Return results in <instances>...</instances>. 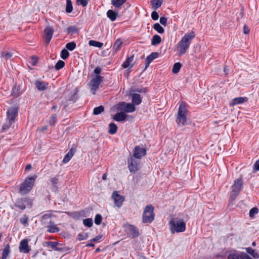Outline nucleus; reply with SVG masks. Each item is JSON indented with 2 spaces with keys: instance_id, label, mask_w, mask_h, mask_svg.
<instances>
[{
  "instance_id": "nucleus-1",
  "label": "nucleus",
  "mask_w": 259,
  "mask_h": 259,
  "mask_svg": "<svg viewBox=\"0 0 259 259\" xmlns=\"http://www.w3.org/2000/svg\"><path fill=\"white\" fill-rule=\"evenodd\" d=\"M195 36L194 33L193 32L184 35L176 47L179 56L183 55L187 52L192 40L194 38Z\"/></svg>"
},
{
  "instance_id": "nucleus-2",
  "label": "nucleus",
  "mask_w": 259,
  "mask_h": 259,
  "mask_svg": "<svg viewBox=\"0 0 259 259\" xmlns=\"http://www.w3.org/2000/svg\"><path fill=\"white\" fill-rule=\"evenodd\" d=\"M169 229L172 234L183 232L186 230V223L183 219L172 218L169 222Z\"/></svg>"
},
{
  "instance_id": "nucleus-3",
  "label": "nucleus",
  "mask_w": 259,
  "mask_h": 259,
  "mask_svg": "<svg viewBox=\"0 0 259 259\" xmlns=\"http://www.w3.org/2000/svg\"><path fill=\"white\" fill-rule=\"evenodd\" d=\"M36 178L37 176L34 175L25 179L19 188V192L22 195L27 194L32 190Z\"/></svg>"
},
{
  "instance_id": "nucleus-4",
  "label": "nucleus",
  "mask_w": 259,
  "mask_h": 259,
  "mask_svg": "<svg viewBox=\"0 0 259 259\" xmlns=\"http://www.w3.org/2000/svg\"><path fill=\"white\" fill-rule=\"evenodd\" d=\"M154 207L151 205H147L145 207L143 215L142 220L144 223H150L154 219Z\"/></svg>"
},
{
  "instance_id": "nucleus-5",
  "label": "nucleus",
  "mask_w": 259,
  "mask_h": 259,
  "mask_svg": "<svg viewBox=\"0 0 259 259\" xmlns=\"http://www.w3.org/2000/svg\"><path fill=\"white\" fill-rule=\"evenodd\" d=\"M187 110L184 105L181 104L177 116L176 122L179 125H184L187 121Z\"/></svg>"
},
{
  "instance_id": "nucleus-6",
  "label": "nucleus",
  "mask_w": 259,
  "mask_h": 259,
  "mask_svg": "<svg viewBox=\"0 0 259 259\" xmlns=\"http://www.w3.org/2000/svg\"><path fill=\"white\" fill-rule=\"evenodd\" d=\"M242 188V180L241 179H237L234 182L233 185L231 187V192L230 194V198L232 199H234L238 195L240 191Z\"/></svg>"
},
{
  "instance_id": "nucleus-7",
  "label": "nucleus",
  "mask_w": 259,
  "mask_h": 259,
  "mask_svg": "<svg viewBox=\"0 0 259 259\" xmlns=\"http://www.w3.org/2000/svg\"><path fill=\"white\" fill-rule=\"evenodd\" d=\"M117 110L123 112L125 113H131L135 111L136 108L132 103H126L125 102H120L117 105Z\"/></svg>"
},
{
  "instance_id": "nucleus-8",
  "label": "nucleus",
  "mask_w": 259,
  "mask_h": 259,
  "mask_svg": "<svg viewBox=\"0 0 259 259\" xmlns=\"http://www.w3.org/2000/svg\"><path fill=\"white\" fill-rule=\"evenodd\" d=\"M103 77L100 75H96L93 77L89 83V87L91 89V92L95 94L96 92L99 89V86L102 81Z\"/></svg>"
},
{
  "instance_id": "nucleus-9",
  "label": "nucleus",
  "mask_w": 259,
  "mask_h": 259,
  "mask_svg": "<svg viewBox=\"0 0 259 259\" xmlns=\"http://www.w3.org/2000/svg\"><path fill=\"white\" fill-rule=\"evenodd\" d=\"M18 110L19 107L17 106H14L8 108L7 112V119L11 122H15Z\"/></svg>"
},
{
  "instance_id": "nucleus-10",
  "label": "nucleus",
  "mask_w": 259,
  "mask_h": 259,
  "mask_svg": "<svg viewBox=\"0 0 259 259\" xmlns=\"http://www.w3.org/2000/svg\"><path fill=\"white\" fill-rule=\"evenodd\" d=\"M248 255L244 252H239L235 250L228 252L227 259H247Z\"/></svg>"
},
{
  "instance_id": "nucleus-11",
  "label": "nucleus",
  "mask_w": 259,
  "mask_h": 259,
  "mask_svg": "<svg viewBox=\"0 0 259 259\" xmlns=\"http://www.w3.org/2000/svg\"><path fill=\"white\" fill-rule=\"evenodd\" d=\"M123 228L125 231L129 233L133 238L138 237L140 234L137 227L133 225L126 223L124 224Z\"/></svg>"
},
{
  "instance_id": "nucleus-12",
  "label": "nucleus",
  "mask_w": 259,
  "mask_h": 259,
  "mask_svg": "<svg viewBox=\"0 0 259 259\" xmlns=\"http://www.w3.org/2000/svg\"><path fill=\"white\" fill-rule=\"evenodd\" d=\"M127 165L131 172L135 173L139 170V162L132 156L127 159Z\"/></svg>"
},
{
  "instance_id": "nucleus-13",
  "label": "nucleus",
  "mask_w": 259,
  "mask_h": 259,
  "mask_svg": "<svg viewBox=\"0 0 259 259\" xmlns=\"http://www.w3.org/2000/svg\"><path fill=\"white\" fill-rule=\"evenodd\" d=\"M112 197L114 200L115 205L118 208L122 206V203L125 199L124 197L119 195L117 191H114L113 192Z\"/></svg>"
},
{
  "instance_id": "nucleus-14",
  "label": "nucleus",
  "mask_w": 259,
  "mask_h": 259,
  "mask_svg": "<svg viewBox=\"0 0 259 259\" xmlns=\"http://www.w3.org/2000/svg\"><path fill=\"white\" fill-rule=\"evenodd\" d=\"M146 150L145 148L137 146L134 148L133 156L137 159H141L146 155Z\"/></svg>"
},
{
  "instance_id": "nucleus-15",
  "label": "nucleus",
  "mask_w": 259,
  "mask_h": 259,
  "mask_svg": "<svg viewBox=\"0 0 259 259\" xmlns=\"http://www.w3.org/2000/svg\"><path fill=\"white\" fill-rule=\"evenodd\" d=\"M53 34V29L51 27H47L44 30V39L47 44L50 42Z\"/></svg>"
},
{
  "instance_id": "nucleus-16",
  "label": "nucleus",
  "mask_w": 259,
  "mask_h": 259,
  "mask_svg": "<svg viewBox=\"0 0 259 259\" xmlns=\"http://www.w3.org/2000/svg\"><path fill=\"white\" fill-rule=\"evenodd\" d=\"M26 201H29L30 206L32 205V201L29 198H25L21 199L19 200L16 203L15 205L17 207L19 208V209H20L21 210H24L26 208L24 202H26Z\"/></svg>"
},
{
  "instance_id": "nucleus-17",
  "label": "nucleus",
  "mask_w": 259,
  "mask_h": 259,
  "mask_svg": "<svg viewBox=\"0 0 259 259\" xmlns=\"http://www.w3.org/2000/svg\"><path fill=\"white\" fill-rule=\"evenodd\" d=\"M20 252L24 253H28L30 249L29 248L28 241L27 239H23L21 242L19 247Z\"/></svg>"
},
{
  "instance_id": "nucleus-18",
  "label": "nucleus",
  "mask_w": 259,
  "mask_h": 259,
  "mask_svg": "<svg viewBox=\"0 0 259 259\" xmlns=\"http://www.w3.org/2000/svg\"><path fill=\"white\" fill-rule=\"evenodd\" d=\"M247 98L246 97H238L232 100V101L230 102V106H234L237 104H241L247 101Z\"/></svg>"
},
{
  "instance_id": "nucleus-19",
  "label": "nucleus",
  "mask_w": 259,
  "mask_h": 259,
  "mask_svg": "<svg viewBox=\"0 0 259 259\" xmlns=\"http://www.w3.org/2000/svg\"><path fill=\"white\" fill-rule=\"evenodd\" d=\"M127 117V115L123 112L120 111L119 113L115 114L113 119L116 121H125Z\"/></svg>"
},
{
  "instance_id": "nucleus-20",
  "label": "nucleus",
  "mask_w": 259,
  "mask_h": 259,
  "mask_svg": "<svg viewBox=\"0 0 259 259\" xmlns=\"http://www.w3.org/2000/svg\"><path fill=\"white\" fill-rule=\"evenodd\" d=\"M35 85L39 91H44L48 89L49 83L47 82L37 80L35 81Z\"/></svg>"
},
{
  "instance_id": "nucleus-21",
  "label": "nucleus",
  "mask_w": 259,
  "mask_h": 259,
  "mask_svg": "<svg viewBox=\"0 0 259 259\" xmlns=\"http://www.w3.org/2000/svg\"><path fill=\"white\" fill-rule=\"evenodd\" d=\"M158 56V53L157 52L152 53L148 56L146 59V68L148 67L150 63Z\"/></svg>"
},
{
  "instance_id": "nucleus-22",
  "label": "nucleus",
  "mask_w": 259,
  "mask_h": 259,
  "mask_svg": "<svg viewBox=\"0 0 259 259\" xmlns=\"http://www.w3.org/2000/svg\"><path fill=\"white\" fill-rule=\"evenodd\" d=\"M132 102L134 105H139L142 102V98L140 95L137 93L132 95Z\"/></svg>"
},
{
  "instance_id": "nucleus-23",
  "label": "nucleus",
  "mask_w": 259,
  "mask_h": 259,
  "mask_svg": "<svg viewBox=\"0 0 259 259\" xmlns=\"http://www.w3.org/2000/svg\"><path fill=\"white\" fill-rule=\"evenodd\" d=\"M118 14L117 12H114L111 10H108L107 12V16L111 21H114L116 20Z\"/></svg>"
},
{
  "instance_id": "nucleus-24",
  "label": "nucleus",
  "mask_w": 259,
  "mask_h": 259,
  "mask_svg": "<svg viewBox=\"0 0 259 259\" xmlns=\"http://www.w3.org/2000/svg\"><path fill=\"white\" fill-rule=\"evenodd\" d=\"M246 251L251 255L254 258L257 259L259 258V254L255 251L254 249L251 247H246L245 248Z\"/></svg>"
},
{
  "instance_id": "nucleus-25",
  "label": "nucleus",
  "mask_w": 259,
  "mask_h": 259,
  "mask_svg": "<svg viewBox=\"0 0 259 259\" xmlns=\"http://www.w3.org/2000/svg\"><path fill=\"white\" fill-rule=\"evenodd\" d=\"M122 43V41L121 39H117L115 41L113 46V50L114 51L115 53L121 49Z\"/></svg>"
},
{
  "instance_id": "nucleus-26",
  "label": "nucleus",
  "mask_w": 259,
  "mask_h": 259,
  "mask_svg": "<svg viewBox=\"0 0 259 259\" xmlns=\"http://www.w3.org/2000/svg\"><path fill=\"white\" fill-rule=\"evenodd\" d=\"M150 2L152 8L155 10L161 6L162 0H151Z\"/></svg>"
},
{
  "instance_id": "nucleus-27",
  "label": "nucleus",
  "mask_w": 259,
  "mask_h": 259,
  "mask_svg": "<svg viewBox=\"0 0 259 259\" xmlns=\"http://www.w3.org/2000/svg\"><path fill=\"white\" fill-rule=\"evenodd\" d=\"M161 41V38L160 36L157 34H155L152 37L151 39V44L153 46H156L158 44H160Z\"/></svg>"
},
{
  "instance_id": "nucleus-28",
  "label": "nucleus",
  "mask_w": 259,
  "mask_h": 259,
  "mask_svg": "<svg viewBox=\"0 0 259 259\" xmlns=\"http://www.w3.org/2000/svg\"><path fill=\"white\" fill-rule=\"evenodd\" d=\"M134 58V56L132 55L131 57L127 58L126 60L123 62V63L122 65V66L124 68H126L128 67L131 63L133 62Z\"/></svg>"
},
{
  "instance_id": "nucleus-29",
  "label": "nucleus",
  "mask_w": 259,
  "mask_h": 259,
  "mask_svg": "<svg viewBox=\"0 0 259 259\" xmlns=\"http://www.w3.org/2000/svg\"><path fill=\"white\" fill-rule=\"evenodd\" d=\"M109 130L108 133L111 135L115 134L117 131V125L113 122L110 123L109 125Z\"/></svg>"
},
{
  "instance_id": "nucleus-30",
  "label": "nucleus",
  "mask_w": 259,
  "mask_h": 259,
  "mask_svg": "<svg viewBox=\"0 0 259 259\" xmlns=\"http://www.w3.org/2000/svg\"><path fill=\"white\" fill-rule=\"evenodd\" d=\"M126 1V0H112L111 3L115 8H119L125 3Z\"/></svg>"
},
{
  "instance_id": "nucleus-31",
  "label": "nucleus",
  "mask_w": 259,
  "mask_h": 259,
  "mask_svg": "<svg viewBox=\"0 0 259 259\" xmlns=\"http://www.w3.org/2000/svg\"><path fill=\"white\" fill-rule=\"evenodd\" d=\"M47 231L50 233H56L59 231V228L55 225H50L48 226Z\"/></svg>"
},
{
  "instance_id": "nucleus-32",
  "label": "nucleus",
  "mask_w": 259,
  "mask_h": 259,
  "mask_svg": "<svg viewBox=\"0 0 259 259\" xmlns=\"http://www.w3.org/2000/svg\"><path fill=\"white\" fill-rule=\"evenodd\" d=\"M10 246L8 244L7 246L5 247V248L3 250V253H2V259H7V256H8L9 253H10Z\"/></svg>"
},
{
  "instance_id": "nucleus-33",
  "label": "nucleus",
  "mask_w": 259,
  "mask_h": 259,
  "mask_svg": "<svg viewBox=\"0 0 259 259\" xmlns=\"http://www.w3.org/2000/svg\"><path fill=\"white\" fill-rule=\"evenodd\" d=\"M153 28L159 33H163L164 31L163 28L158 23L154 24Z\"/></svg>"
},
{
  "instance_id": "nucleus-34",
  "label": "nucleus",
  "mask_w": 259,
  "mask_h": 259,
  "mask_svg": "<svg viewBox=\"0 0 259 259\" xmlns=\"http://www.w3.org/2000/svg\"><path fill=\"white\" fill-rule=\"evenodd\" d=\"M14 123V122H11V121L7 120L6 118V122L4 123L2 127V131L8 130Z\"/></svg>"
},
{
  "instance_id": "nucleus-35",
  "label": "nucleus",
  "mask_w": 259,
  "mask_h": 259,
  "mask_svg": "<svg viewBox=\"0 0 259 259\" xmlns=\"http://www.w3.org/2000/svg\"><path fill=\"white\" fill-rule=\"evenodd\" d=\"M89 44L91 46H94L97 48H101L103 45V44L102 42L93 40H90L89 42Z\"/></svg>"
},
{
  "instance_id": "nucleus-36",
  "label": "nucleus",
  "mask_w": 259,
  "mask_h": 259,
  "mask_svg": "<svg viewBox=\"0 0 259 259\" xmlns=\"http://www.w3.org/2000/svg\"><path fill=\"white\" fill-rule=\"evenodd\" d=\"M53 211V210L50 211L48 212L47 213H46L42 215V219H41V222L42 223L45 224L46 223V222H45L46 220H47L49 219H50L52 217V212Z\"/></svg>"
},
{
  "instance_id": "nucleus-37",
  "label": "nucleus",
  "mask_w": 259,
  "mask_h": 259,
  "mask_svg": "<svg viewBox=\"0 0 259 259\" xmlns=\"http://www.w3.org/2000/svg\"><path fill=\"white\" fill-rule=\"evenodd\" d=\"M181 66V64L179 62L175 63L172 69V72L175 74L178 73L179 72Z\"/></svg>"
},
{
  "instance_id": "nucleus-38",
  "label": "nucleus",
  "mask_w": 259,
  "mask_h": 259,
  "mask_svg": "<svg viewBox=\"0 0 259 259\" xmlns=\"http://www.w3.org/2000/svg\"><path fill=\"white\" fill-rule=\"evenodd\" d=\"M73 153L71 151H70L67 154H66V155L64 156L63 162L64 163H67L72 158L73 156Z\"/></svg>"
},
{
  "instance_id": "nucleus-39",
  "label": "nucleus",
  "mask_w": 259,
  "mask_h": 259,
  "mask_svg": "<svg viewBox=\"0 0 259 259\" xmlns=\"http://www.w3.org/2000/svg\"><path fill=\"white\" fill-rule=\"evenodd\" d=\"M104 110V107L103 106H100L94 109L93 113L94 115H98L102 113Z\"/></svg>"
},
{
  "instance_id": "nucleus-40",
  "label": "nucleus",
  "mask_w": 259,
  "mask_h": 259,
  "mask_svg": "<svg viewBox=\"0 0 259 259\" xmlns=\"http://www.w3.org/2000/svg\"><path fill=\"white\" fill-rule=\"evenodd\" d=\"M66 7V12L67 13H71L72 11V4L71 0H67Z\"/></svg>"
},
{
  "instance_id": "nucleus-41",
  "label": "nucleus",
  "mask_w": 259,
  "mask_h": 259,
  "mask_svg": "<svg viewBox=\"0 0 259 259\" xmlns=\"http://www.w3.org/2000/svg\"><path fill=\"white\" fill-rule=\"evenodd\" d=\"M83 225L88 227H91L93 226V220L91 218H88L83 220Z\"/></svg>"
},
{
  "instance_id": "nucleus-42",
  "label": "nucleus",
  "mask_w": 259,
  "mask_h": 259,
  "mask_svg": "<svg viewBox=\"0 0 259 259\" xmlns=\"http://www.w3.org/2000/svg\"><path fill=\"white\" fill-rule=\"evenodd\" d=\"M76 47V44L74 42H70L67 43L66 45V48L67 50L72 51L75 49Z\"/></svg>"
},
{
  "instance_id": "nucleus-43",
  "label": "nucleus",
  "mask_w": 259,
  "mask_h": 259,
  "mask_svg": "<svg viewBox=\"0 0 259 259\" xmlns=\"http://www.w3.org/2000/svg\"><path fill=\"white\" fill-rule=\"evenodd\" d=\"M65 66V63L62 60H59L55 65V69L57 70L62 68Z\"/></svg>"
},
{
  "instance_id": "nucleus-44",
  "label": "nucleus",
  "mask_w": 259,
  "mask_h": 259,
  "mask_svg": "<svg viewBox=\"0 0 259 259\" xmlns=\"http://www.w3.org/2000/svg\"><path fill=\"white\" fill-rule=\"evenodd\" d=\"M258 212V209L256 207L251 208L249 211V217L253 218L254 216Z\"/></svg>"
},
{
  "instance_id": "nucleus-45",
  "label": "nucleus",
  "mask_w": 259,
  "mask_h": 259,
  "mask_svg": "<svg viewBox=\"0 0 259 259\" xmlns=\"http://www.w3.org/2000/svg\"><path fill=\"white\" fill-rule=\"evenodd\" d=\"M69 55V52L66 49H63L61 51V57L62 59L65 60L66 59Z\"/></svg>"
},
{
  "instance_id": "nucleus-46",
  "label": "nucleus",
  "mask_w": 259,
  "mask_h": 259,
  "mask_svg": "<svg viewBox=\"0 0 259 259\" xmlns=\"http://www.w3.org/2000/svg\"><path fill=\"white\" fill-rule=\"evenodd\" d=\"M88 238V233H80L78 235L77 239L79 241H81L83 240H86Z\"/></svg>"
},
{
  "instance_id": "nucleus-47",
  "label": "nucleus",
  "mask_w": 259,
  "mask_h": 259,
  "mask_svg": "<svg viewBox=\"0 0 259 259\" xmlns=\"http://www.w3.org/2000/svg\"><path fill=\"white\" fill-rule=\"evenodd\" d=\"M102 220V215L100 214H97L95 216V223L96 225H100L101 223Z\"/></svg>"
},
{
  "instance_id": "nucleus-48",
  "label": "nucleus",
  "mask_w": 259,
  "mask_h": 259,
  "mask_svg": "<svg viewBox=\"0 0 259 259\" xmlns=\"http://www.w3.org/2000/svg\"><path fill=\"white\" fill-rule=\"evenodd\" d=\"M1 56L6 60H8L12 57V54L7 52H4L2 53Z\"/></svg>"
},
{
  "instance_id": "nucleus-49",
  "label": "nucleus",
  "mask_w": 259,
  "mask_h": 259,
  "mask_svg": "<svg viewBox=\"0 0 259 259\" xmlns=\"http://www.w3.org/2000/svg\"><path fill=\"white\" fill-rule=\"evenodd\" d=\"M90 0H76V3L78 5H81L82 7H85Z\"/></svg>"
},
{
  "instance_id": "nucleus-50",
  "label": "nucleus",
  "mask_w": 259,
  "mask_h": 259,
  "mask_svg": "<svg viewBox=\"0 0 259 259\" xmlns=\"http://www.w3.org/2000/svg\"><path fill=\"white\" fill-rule=\"evenodd\" d=\"M28 217L26 215H24L20 219V223L24 225H26V224H27L28 223Z\"/></svg>"
},
{
  "instance_id": "nucleus-51",
  "label": "nucleus",
  "mask_w": 259,
  "mask_h": 259,
  "mask_svg": "<svg viewBox=\"0 0 259 259\" xmlns=\"http://www.w3.org/2000/svg\"><path fill=\"white\" fill-rule=\"evenodd\" d=\"M48 246L51 247L52 249H55L58 245V243L54 241H49L47 242Z\"/></svg>"
},
{
  "instance_id": "nucleus-52",
  "label": "nucleus",
  "mask_w": 259,
  "mask_h": 259,
  "mask_svg": "<svg viewBox=\"0 0 259 259\" xmlns=\"http://www.w3.org/2000/svg\"><path fill=\"white\" fill-rule=\"evenodd\" d=\"M56 115L54 114L52 115L51 119L49 121V123L51 125H54L57 121Z\"/></svg>"
},
{
  "instance_id": "nucleus-53",
  "label": "nucleus",
  "mask_w": 259,
  "mask_h": 259,
  "mask_svg": "<svg viewBox=\"0 0 259 259\" xmlns=\"http://www.w3.org/2000/svg\"><path fill=\"white\" fill-rule=\"evenodd\" d=\"M167 19L166 17H161L160 18V20H159V22L162 25H163L164 26H166V25H167Z\"/></svg>"
},
{
  "instance_id": "nucleus-54",
  "label": "nucleus",
  "mask_w": 259,
  "mask_h": 259,
  "mask_svg": "<svg viewBox=\"0 0 259 259\" xmlns=\"http://www.w3.org/2000/svg\"><path fill=\"white\" fill-rule=\"evenodd\" d=\"M151 18L153 20H157L159 18L158 14L156 11H153L151 14Z\"/></svg>"
},
{
  "instance_id": "nucleus-55",
  "label": "nucleus",
  "mask_w": 259,
  "mask_h": 259,
  "mask_svg": "<svg viewBox=\"0 0 259 259\" xmlns=\"http://www.w3.org/2000/svg\"><path fill=\"white\" fill-rule=\"evenodd\" d=\"M67 31L69 33H74L77 32V29L75 27L71 26L67 28Z\"/></svg>"
},
{
  "instance_id": "nucleus-56",
  "label": "nucleus",
  "mask_w": 259,
  "mask_h": 259,
  "mask_svg": "<svg viewBox=\"0 0 259 259\" xmlns=\"http://www.w3.org/2000/svg\"><path fill=\"white\" fill-rule=\"evenodd\" d=\"M51 182L52 185L54 187H55L58 184V179L57 178H56V177L52 178L51 179Z\"/></svg>"
},
{
  "instance_id": "nucleus-57",
  "label": "nucleus",
  "mask_w": 259,
  "mask_h": 259,
  "mask_svg": "<svg viewBox=\"0 0 259 259\" xmlns=\"http://www.w3.org/2000/svg\"><path fill=\"white\" fill-rule=\"evenodd\" d=\"M102 238V235H98L96 237L92 239L91 242H97Z\"/></svg>"
},
{
  "instance_id": "nucleus-58",
  "label": "nucleus",
  "mask_w": 259,
  "mask_h": 259,
  "mask_svg": "<svg viewBox=\"0 0 259 259\" xmlns=\"http://www.w3.org/2000/svg\"><path fill=\"white\" fill-rule=\"evenodd\" d=\"M101 68L100 67H96L94 71V72L96 74V75H100L99 74L101 73Z\"/></svg>"
},
{
  "instance_id": "nucleus-59",
  "label": "nucleus",
  "mask_w": 259,
  "mask_h": 259,
  "mask_svg": "<svg viewBox=\"0 0 259 259\" xmlns=\"http://www.w3.org/2000/svg\"><path fill=\"white\" fill-rule=\"evenodd\" d=\"M249 29L248 28V27L246 25H244L243 26V33L244 34H248L249 33Z\"/></svg>"
},
{
  "instance_id": "nucleus-60",
  "label": "nucleus",
  "mask_w": 259,
  "mask_h": 259,
  "mask_svg": "<svg viewBox=\"0 0 259 259\" xmlns=\"http://www.w3.org/2000/svg\"><path fill=\"white\" fill-rule=\"evenodd\" d=\"M31 60L32 61V65L33 66H35L36 65V64L37 63V59L36 57L35 56H32L31 57Z\"/></svg>"
},
{
  "instance_id": "nucleus-61",
  "label": "nucleus",
  "mask_w": 259,
  "mask_h": 259,
  "mask_svg": "<svg viewBox=\"0 0 259 259\" xmlns=\"http://www.w3.org/2000/svg\"><path fill=\"white\" fill-rule=\"evenodd\" d=\"M254 168L256 170H259V160H257L254 163Z\"/></svg>"
},
{
  "instance_id": "nucleus-62",
  "label": "nucleus",
  "mask_w": 259,
  "mask_h": 259,
  "mask_svg": "<svg viewBox=\"0 0 259 259\" xmlns=\"http://www.w3.org/2000/svg\"><path fill=\"white\" fill-rule=\"evenodd\" d=\"M31 167H32L31 165L30 164H28L26 166L25 170H29L31 168Z\"/></svg>"
},
{
  "instance_id": "nucleus-63",
  "label": "nucleus",
  "mask_w": 259,
  "mask_h": 259,
  "mask_svg": "<svg viewBox=\"0 0 259 259\" xmlns=\"http://www.w3.org/2000/svg\"><path fill=\"white\" fill-rule=\"evenodd\" d=\"M92 242H91V243H89L87 244L86 246H87V247H88V246L94 247L95 244H94V243H93Z\"/></svg>"
},
{
  "instance_id": "nucleus-64",
  "label": "nucleus",
  "mask_w": 259,
  "mask_h": 259,
  "mask_svg": "<svg viewBox=\"0 0 259 259\" xmlns=\"http://www.w3.org/2000/svg\"><path fill=\"white\" fill-rule=\"evenodd\" d=\"M224 71L225 72L226 74H228L229 69L226 67H224Z\"/></svg>"
}]
</instances>
